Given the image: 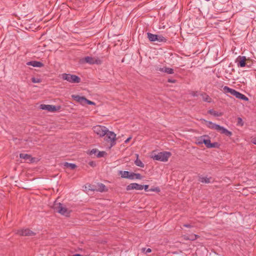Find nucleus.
<instances>
[{
	"label": "nucleus",
	"instance_id": "nucleus-18",
	"mask_svg": "<svg viewBox=\"0 0 256 256\" xmlns=\"http://www.w3.org/2000/svg\"><path fill=\"white\" fill-rule=\"evenodd\" d=\"M218 132L228 136H230L232 135V132H231L228 130L227 129L222 126H220Z\"/></svg>",
	"mask_w": 256,
	"mask_h": 256
},
{
	"label": "nucleus",
	"instance_id": "nucleus-14",
	"mask_svg": "<svg viewBox=\"0 0 256 256\" xmlns=\"http://www.w3.org/2000/svg\"><path fill=\"white\" fill-rule=\"evenodd\" d=\"M20 158L24 159L27 162H34V158L30 155L27 154H20Z\"/></svg>",
	"mask_w": 256,
	"mask_h": 256
},
{
	"label": "nucleus",
	"instance_id": "nucleus-37",
	"mask_svg": "<svg viewBox=\"0 0 256 256\" xmlns=\"http://www.w3.org/2000/svg\"><path fill=\"white\" fill-rule=\"evenodd\" d=\"M134 172H130V174H129V176L128 177V179H130V180H134Z\"/></svg>",
	"mask_w": 256,
	"mask_h": 256
},
{
	"label": "nucleus",
	"instance_id": "nucleus-11",
	"mask_svg": "<svg viewBox=\"0 0 256 256\" xmlns=\"http://www.w3.org/2000/svg\"><path fill=\"white\" fill-rule=\"evenodd\" d=\"M126 190H143V186L136 183H132L126 186Z\"/></svg>",
	"mask_w": 256,
	"mask_h": 256
},
{
	"label": "nucleus",
	"instance_id": "nucleus-19",
	"mask_svg": "<svg viewBox=\"0 0 256 256\" xmlns=\"http://www.w3.org/2000/svg\"><path fill=\"white\" fill-rule=\"evenodd\" d=\"M223 91L224 93H230L234 96L236 92V90H235L230 88L227 86H224L223 88Z\"/></svg>",
	"mask_w": 256,
	"mask_h": 256
},
{
	"label": "nucleus",
	"instance_id": "nucleus-22",
	"mask_svg": "<svg viewBox=\"0 0 256 256\" xmlns=\"http://www.w3.org/2000/svg\"><path fill=\"white\" fill-rule=\"evenodd\" d=\"M208 113L211 115L214 116H221L223 114L222 112L216 111L212 109L208 111Z\"/></svg>",
	"mask_w": 256,
	"mask_h": 256
},
{
	"label": "nucleus",
	"instance_id": "nucleus-21",
	"mask_svg": "<svg viewBox=\"0 0 256 256\" xmlns=\"http://www.w3.org/2000/svg\"><path fill=\"white\" fill-rule=\"evenodd\" d=\"M197 144H205V146H206V147L207 148H208L210 147V146L211 142H210V140L209 139V138H208V139H206L205 138V139H204V140H202V142H197Z\"/></svg>",
	"mask_w": 256,
	"mask_h": 256
},
{
	"label": "nucleus",
	"instance_id": "nucleus-41",
	"mask_svg": "<svg viewBox=\"0 0 256 256\" xmlns=\"http://www.w3.org/2000/svg\"><path fill=\"white\" fill-rule=\"evenodd\" d=\"M190 94L193 96H198L197 92H192Z\"/></svg>",
	"mask_w": 256,
	"mask_h": 256
},
{
	"label": "nucleus",
	"instance_id": "nucleus-26",
	"mask_svg": "<svg viewBox=\"0 0 256 256\" xmlns=\"http://www.w3.org/2000/svg\"><path fill=\"white\" fill-rule=\"evenodd\" d=\"M201 95L202 96V98H203L204 101L207 102H210V98L206 93L202 94Z\"/></svg>",
	"mask_w": 256,
	"mask_h": 256
},
{
	"label": "nucleus",
	"instance_id": "nucleus-28",
	"mask_svg": "<svg viewBox=\"0 0 256 256\" xmlns=\"http://www.w3.org/2000/svg\"><path fill=\"white\" fill-rule=\"evenodd\" d=\"M252 64V62L249 58H246V66H247L248 68L251 67Z\"/></svg>",
	"mask_w": 256,
	"mask_h": 256
},
{
	"label": "nucleus",
	"instance_id": "nucleus-34",
	"mask_svg": "<svg viewBox=\"0 0 256 256\" xmlns=\"http://www.w3.org/2000/svg\"><path fill=\"white\" fill-rule=\"evenodd\" d=\"M149 190L150 192H160V189L158 187H156V188H152L150 189Z\"/></svg>",
	"mask_w": 256,
	"mask_h": 256
},
{
	"label": "nucleus",
	"instance_id": "nucleus-5",
	"mask_svg": "<svg viewBox=\"0 0 256 256\" xmlns=\"http://www.w3.org/2000/svg\"><path fill=\"white\" fill-rule=\"evenodd\" d=\"M148 38L152 42L157 41L159 42H166L167 39L162 35L152 34L150 32L147 33Z\"/></svg>",
	"mask_w": 256,
	"mask_h": 256
},
{
	"label": "nucleus",
	"instance_id": "nucleus-45",
	"mask_svg": "<svg viewBox=\"0 0 256 256\" xmlns=\"http://www.w3.org/2000/svg\"><path fill=\"white\" fill-rule=\"evenodd\" d=\"M184 227L188 228H191V227H192V226H191L190 224H184Z\"/></svg>",
	"mask_w": 256,
	"mask_h": 256
},
{
	"label": "nucleus",
	"instance_id": "nucleus-31",
	"mask_svg": "<svg viewBox=\"0 0 256 256\" xmlns=\"http://www.w3.org/2000/svg\"><path fill=\"white\" fill-rule=\"evenodd\" d=\"M205 138H210L209 136L208 135H204L202 136H200L198 138L197 141L198 142H201L202 140L205 139Z\"/></svg>",
	"mask_w": 256,
	"mask_h": 256
},
{
	"label": "nucleus",
	"instance_id": "nucleus-36",
	"mask_svg": "<svg viewBox=\"0 0 256 256\" xmlns=\"http://www.w3.org/2000/svg\"><path fill=\"white\" fill-rule=\"evenodd\" d=\"M98 152V150L96 148L92 149L90 152V154H96Z\"/></svg>",
	"mask_w": 256,
	"mask_h": 256
},
{
	"label": "nucleus",
	"instance_id": "nucleus-32",
	"mask_svg": "<svg viewBox=\"0 0 256 256\" xmlns=\"http://www.w3.org/2000/svg\"><path fill=\"white\" fill-rule=\"evenodd\" d=\"M237 125L242 126L244 125V122L242 118L238 117L237 120Z\"/></svg>",
	"mask_w": 256,
	"mask_h": 256
},
{
	"label": "nucleus",
	"instance_id": "nucleus-38",
	"mask_svg": "<svg viewBox=\"0 0 256 256\" xmlns=\"http://www.w3.org/2000/svg\"><path fill=\"white\" fill-rule=\"evenodd\" d=\"M198 236V235L196 234L192 235L190 238H189V239L190 240H194L197 238Z\"/></svg>",
	"mask_w": 256,
	"mask_h": 256
},
{
	"label": "nucleus",
	"instance_id": "nucleus-29",
	"mask_svg": "<svg viewBox=\"0 0 256 256\" xmlns=\"http://www.w3.org/2000/svg\"><path fill=\"white\" fill-rule=\"evenodd\" d=\"M142 252L146 254L150 252H152V250L150 248H142Z\"/></svg>",
	"mask_w": 256,
	"mask_h": 256
},
{
	"label": "nucleus",
	"instance_id": "nucleus-44",
	"mask_svg": "<svg viewBox=\"0 0 256 256\" xmlns=\"http://www.w3.org/2000/svg\"><path fill=\"white\" fill-rule=\"evenodd\" d=\"M132 138V137H129L125 141H124V142L126 144L128 143L130 140Z\"/></svg>",
	"mask_w": 256,
	"mask_h": 256
},
{
	"label": "nucleus",
	"instance_id": "nucleus-15",
	"mask_svg": "<svg viewBox=\"0 0 256 256\" xmlns=\"http://www.w3.org/2000/svg\"><path fill=\"white\" fill-rule=\"evenodd\" d=\"M26 64L28 66H32L34 67L37 68H41L44 66V64L42 62L36 60H32L26 63Z\"/></svg>",
	"mask_w": 256,
	"mask_h": 256
},
{
	"label": "nucleus",
	"instance_id": "nucleus-12",
	"mask_svg": "<svg viewBox=\"0 0 256 256\" xmlns=\"http://www.w3.org/2000/svg\"><path fill=\"white\" fill-rule=\"evenodd\" d=\"M206 126L210 128L212 130H215L218 132L219 128H220V125L213 123L212 122L205 120Z\"/></svg>",
	"mask_w": 256,
	"mask_h": 256
},
{
	"label": "nucleus",
	"instance_id": "nucleus-8",
	"mask_svg": "<svg viewBox=\"0 0 256 256\" xmlns=\"http://www.w3.org/2000/svg\"><path fill=\"white\" fill-rule=\"evenodd\" d=\"M40 108L43 110H46L48 112H56L58 110L60 106H56L53 105L42 104L40 105Z\"/></svg>",
	"mask_w": 256,
	"mask_h": 256
},
{
	"label": "nucleus",
	"instance_id": "nucleus-7",
	"mask_svg": "<svg viewBox=\"0 0 256 256\" xmlns=\"http://www.w3.org/2000/svg\"><path fill=\"white\" fill-rule=\"evenodd\" d=\"M82 62L88 63L90 64H100L102 63V60L98 58H92L91 56H86L81 60Z\"/></svg>",
	"mask_w": 256,
	"mask_h": 256
},
{
	"label": "nucleus",
	"instance_id": "nucleus-4",
	"mask_svg": "<svg viewBox=\"0 0 256 256\" xmlns=\"http://www.w3.org/2000/svg\"><path fill=\"white\" fill-rule=\"evenodd\" d=\"M61 78L70 83H79L80 82V78L74 74H62L61 75Z\"/></svg>",
	"mask_w": 256,
	"mask_h": 256
},
{
	"label": "nucleus",
	"instance_id": "nucleus-46",
	"mask_svg": "<svg viewBox=\"0 0 256 256\" xmlns=\"http://www.w3.org/2000/svg\"><path fill=\"white\" fill-rule=\"evenodd\" d=\"M72 256H83L80 254H76L74 255H72Z\"/></svg>",
	"mask_w": 256,
	"mask_h": 256
},
{
	"label": "nucleus",
	"instance_id": "nucleus-30",
	"mask_svg": "<svg viewBox=\"0 0 256 256\" xmlns=\"http://www.w3.org/2000/svg\"><path fill=\"white\" fill-rule=\"evenodd\" d=\"M98 154L96 155V156L98 158H102V157H103L106 154V152L104 151H102V152H98Z\"/></svg>",
	"mask_w": 256,
	"mask_h": 256
},
{
	"label": "nucleus",
	"instance_id": "nucleus-27",
	"mask_svg": "<svg viewBox=\"0 0 256 256\" xmlns=\"http://www.w3.org/2000/svg\"><path fill=\"white\" fill-rule=\"evenodd\" d=\"M220 146V144L217 142H214L213 143H211L210 144V148H218Z\"/></svg>",
	"mask_w": 256,
	"mask_h": 256
},
{
	"label": "nucleus",
	"instance_id": "nucleus-6",
	"mask_svg": "<svg viewBox=\"0 0 256 256\" xmlns=\"http://www.w3.org/2000/svg\"><path fill=\"white\" fill-rule=\"evenodd\" d=\"M72 97L74 100L80 102L82 104H87L90 105L96 104L94 102L90 101L88 100H87L84 96H80L78 95H72Z\"/></svg>",
	"mask_w": 256,
	"mask_h": 256
},
{
	"label": "nucleus",
	"instance_id": "nucleus-42",
	"mask_svg": "<svg viewBox=\"0 0 256 256\" xmlns=\"http://www.w3.org/2000/svg\"><path fill=\"white\" fill-rule=\"evenodd\" d=\"M89 164L92 167H94L96 166V162H89Z\"/></svg>",
	"mask_w": 256,
	"mask_h": 256
},
{
	"label": "nucleus",
	"instance_id": "nucleus-2",
	"mask_svg": "<svg viewBox=\"0 0 256 256\" xmlns=\"http://www.w3.org/2000/svg\"><path fill=\"white\" fill-rule=\"evenodd\" d=\"M53 208L55 212L66 216H68L71 212L64 204L60 202H55L53 206Z\"/></svg>",
	"mask_w": 256,
	"mask_h": 256
},
{
	"label": "nucleus",
	"instance_id": "nucleus-16",
	"mask_svg": "<svg viewBox=\"0 0 256 256\" xmlns=\"http://www.w3.org/2000/svg\"><path fill=\"white\" fill-rule=\"evenodd\" d=\"M92 190H96L100 192H104L107 190L105 185L103 184H98L95 188L92 189Z\"/></svg>",
	"mask_w": 256,
	"mask_h": 256
},
{
	"label": "nucleus",
	"instance_id": "nucleus-24",
	"mask_svg": "<svg viewBox=\"0 0 256 256\" xmlns=\"http://www.w3.org/2000/svg\"><path fill=\"white\" fill-rule=\"evenodd\" d=\"M64 166L65 167L70 168L71 170H74V169L75 168H76L77 167V166H76V164H72V163H68V162H64Z\"/></svg>",
	"mask_w": 256,
	"mask_h": 256
},
{
	"label": "nucleus",
	"instance_id": "nucleus-40",
	"mask_svg": "<svg viewBox=\"0 0 256 256\" xmlns=\"http://www.w3.org/2000/svg\"><path fill=\"white\" fill-rule=\"evenodd\" d=\"M176 80H172V79H168V82L170 83H176Z\"/></svg>",
	"mask_w": 256,
	"mask_h": 256
},
{
	"label": "nucleus",
	"instance_id": "nucleus-9",
	"mask_svg": "<svg viewBox=\"0 0 256 256\" xmlns=\"http://www.w3.org/2000/svg\"><path fill=\"white\" fill-rule=\"evenodd\" d=\"M20 236H34L36 234V233L32 231L28 228L22 229L18 230L17 232Z\"/></svg>",
	"mask_w": 256,
	"mask_h": 256
},
{
	"label": "nucleus",
	"instance_id": "nucleus-35",
	"mask_svg": "<svg viewBox=\"0 0 256 256\" xmlns=\"http://www.w3.org/2000/svg\"><path fill=\"white\" fill-rule=\"evenodd\" d=\"M32 82L34 83H40L41 80L39 78H32Z\"/></svg>",
	"mask_w": 256,
	"mask_h": 256
},
{
	"label": "nucleus",
	"instance_id": "nucleus-39",
	"mask_svg": "<svg viewBox=\"0 0 256 256\" xmlns=\"http://www.w3.org/2000/svg\"><path fill=\"white\" fill-rule=\"evenodd\" d=\"M142 186H143V188L144 189V190L146 192L150 191L149 190H148V188L149 187L148 185L146 184V185H142Z\"/></svg>",
	"mask_w": 256,
	"mask_h": 256
},
{
	"label": "nucleus",
	"instance_id": "nucleus-17",
	"mask_svg": "<svg viewBox=\"0 0 256 256\" xmlns=\"http://www.w3.org/2000/svg\"><path fill=\"white\" fill-rule=\"evenodd\" d=\"M212 178V177L208 178L207 176H198V180L202 183L209 184Z\"/></svg>",
	"mask_w": 256,
	"mask_h": 256
},
{
	"label": "nucleus",
	"instance_id": "nucleus-23",
	"mask_svg": "<svg viewBox=\"0 0 256 256\" xmlns=\"http://www.w3.org/2000/svg\"><path fill=\"white\" fill-rule=\"evenodd\" d=\"M118 174L120 175L121 176L122 178H128V177L129 176V174H130V172H129L128 171L120 170V171H119Z\"/></svg>",
	"mask_w": 256,
	"mask_h": 256
},
{
	"label": "nucleus",
	"instance_id": "nucleus-33",
	"mask_svg": "<svg viewBox=\"0 0 256 256\" xmlns=\"http://www.w3.org/2000/svg\"><path fill=\"white\" fill-rule=\"evenodd\" d=\"M134 176L135 179L141 180L142 178V176H141V174H140L134 173Z\"/></svg>",
	"mask_w": 256,
	"mask_h": 256
},
{
	"label": "nucleus",
	"instance_id": "nucleus-1",
	"mask_svg": "<svg viewBox=\"0 0 256 256\" xmlns=\"http://www.w3.org/2000/svg\"><path fill=\"white\" fill-rule=\"evenodd\" d=\"M92 130L100 137L106 136L104 140L107 142H110L111 146L116 144V134L113 132L110 131L106 126L97 125L94 126Z\"/></svg>",
	"mask_w": 256,
	"mask_h": 256
},
{
	"label": "nucleus",
	"instance_id": "nucleus-43",
	"mask_svg": "<svg viewBox=\"0 0 256 256\" xmlns=\"http://www.w3.org/2000/svg\"><path fill=\"white\" fill-rule=\"evenodd\" d=\"M252 142L253 144H256V138H252Z\"/></svg>",
	"mask_w": 256,
	"mask_h": 256
},
{
	"label": "nucleus",
	"instance_id": "nucleus-13",
	"mask_svg": "<svg viewBox=\"0 0 256 256\" xmlns=\"http://www.w3.org/2000/svg\"><path fill=\"white\" fill-rule=\"evenodd\" d=\"M156 70L166 73L168 74H173L174 73V69H172V68H167V67H164L162 68H156Z\"/></svg>",
	"mask_w": 256,
	"mask_h": 256
},
{
	"label": "nucleus",
	"instance_id": "nucleus-3",
	"mask_svg": "<svg viewBox=\"0 0 256 256\" xmlns=\"http://www.w3.org/2000/svg\"><path fill=\"white\" fill-rule=\"evenodd\" d=\"M172 154L169 152H158V154H152V158L154 160L160 162H167L169 158L171 156Z\"/></svg>",
	"mask_w": 256,
	"mask_h": 256
},
{
	"label": "nucleus",
	"instance_id": "nucleus-25",
	"mask_svg": "<svg viewBox=\"0 0 256 256\" xmlns=\"http://www.w3.org/2000/svg\"><path fill=\"white\" fill-rule=\"evenodd\" d=\"M137 158L134 162V164L137 166L141 168H144V164L138 158V154H136Z\"/></svg>",
	"mask_w": 256,
	"mask_h": 256
},
{
	"label": "nucleus",
	"instance_id": "nucleus-10",
	"mask_svg": "<svg viewBox=\"0 0 256 256\" xmlns=\"http://www.w3.org/2000/svg\"><path fill=\"white\" fill-rule=\"evenodd\" d=\"M246 58L244 56H238L236 60L238 67L242 68L246 66Z\"/></svg>",
	"mask_w": 256,
	"mask_h": 256
},
{
	"label": "nucleus",
	"instance_id": "nucleus-20",
	"mask_svg": "<svg viewBox=\"0 0 256 256\" xmlns=\"http://www.w3.org/2000/svg\"><path fill=\"white\" fill-rule=\"evenodd\" d=\"M234 96H236V98L238 99H240V100H244L245 101L248 100V97H246L245 95L241 94L240 92L238 91H236Z\"/></svg>",
	"mask_w": 256,
	"mask_h": 256
}]
</instances>
